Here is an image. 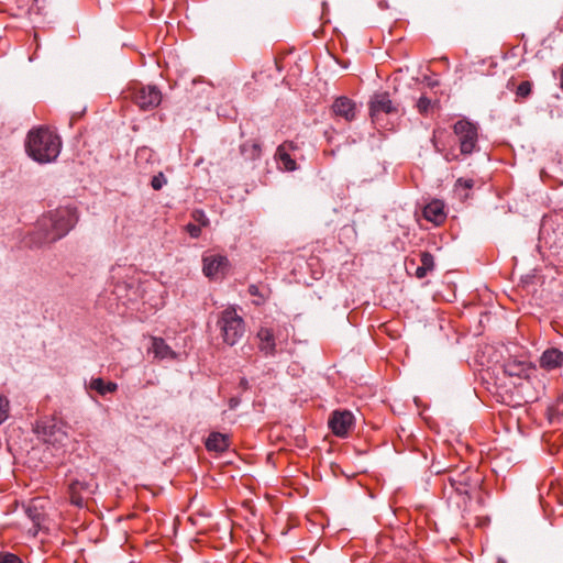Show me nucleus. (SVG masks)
Wrapping results in <instances>:
<instances>
[{
	"label": "nucleus",
	"instance_id": "c756f323",
	"mask_svg": "<svg viewBox=\"0 0 563 563\" xmlns=\"http://www.w3.org/2000/svg\"><path fill=\"white\" fill-rule=\"evenodd\" d=\"M247 291L251 296L260 298L258 300L254 301L255 305L260 306L265 301V296L261 292L257 285H250Z\"/></svg>",
	"mask_w": 563,
	"mask_h": 563
},
{
	"label": "nucleus",
	"instance_id": "e433bc0d",
	"mask_svg": "<svg viewBox=\"0 0 563 563\" xmlns=\"http://www.w3.org/2000/svg\"><path fill=\"white\" fill-rule=\"evenodd\" d=\"M409 265H415V260L411 258L407 262V272H409Z\"/></svg>",
	"mask_w": 563,
	"mask_h": 563
},
{
	"label": "nucleus",
	"instance_id": "9d476101",
	"mask_svg": "<svg viewBox=\"0 0 563 563\" xmlns=\"http://www.w3.org/2000/svg\"><path fill=\"white\" fill-rule=\"evenodd\" d=\"M298 148V145L292 141H286L277 147L275 159L280 169L285 172H294L297 169V163L296 159L291 157V153Z\"/></svg>",
	"mask_w": 563,
	"mask_h": 563
},
{
	"label": "nucleus",
	"instance_id": "0eeeda50",
	"mask_svg": "<svg viewBox=\"0 0 563 563\" xmlns=\"http://www.w3.org/2000/svg\"><path fill=\"white\" fill-rule=\"evenodd\" d=\"M131 97L134 103L143 111H150L162 102V92L156 86H141L132 90Z\"/></svg>",
	"mask_w": 563,
	"mask_h": 563
},
{
	"label": "nucleus",
	"instance_id": "cd10ccee",
	"mask_svg": "<svg viewBox=\"0 0 563 563\" xmlns=\"http://www.w3.org/2000/svg\"><path fill=\"white\" fill-rule=\"evenodd\" d=\"M548 416L551 422L563 420V408L561 409L559 406L550 407L548 409Z\"/></svg>",
	"mask_w": 563,
	"mask_h": 563
},
{
	"label": "nucleus",
	"instance_id": "7ed1b4c3",
	"mask_svg": "<svg viewBox=\"0 0 563 563\" xmlns=\"http://www.w3.org/2000/svg\"><path fill=\"white\" fill-rule=\"evenodd\" d=\"M217 325L221 331L223 342L231 346L236 344L245 332V322L238 314L235 307H228L221 311Z\"/></svg>",
	"mask_w": 563,
	"mask_h": 563
},
{
	"label": "nucleus",
	"instance_id": "4468645a",
	"mask_svg": "<svg viewBox=\"0 0 563 563\" xmlns=\"http://www.w3.org/2000/svg\"><path fill=\"white\" fill-rule=\"evenodd\" d=\"M540 366L547 371L562 367L563 352L555 347L545 350L540 356Z\"/></svg>",
	"mask_w": 563,
	"mask_h": 563
},
{
	"label": "nucleus",
	"instance_id": "2f4dec72",
	"mask_svg": "<svg viewBox=\"0 0 563 563\" xmlns=\"http://www.w3.org/2000/svg\"><path fill=\"white\" fill-rule=\"evenodd\" d=\"M455 187L472 189L474 187V180L471 178H459L455 183Z\"/></svg>",
	"mask_w": 563,
	"mask_h": 563
},
{
	"label": "nucleus",
	"instance_id": "72a5a7b5",
	"mask_svg": "<svg viewBox=\"0 0 563 563\" xmlns=\"http://www.w3.org/2000/svg\"><path fill=\"white\" fill-rule=\"evenodd\" d=\"M0 563H22V562L16 555L7 553L2 558H0Z\"/></svg>",
	"mask_w": 563,
	"mask_h": 563
},
{
	"label": "nucleus",
	"instance_id": "f257e3e1",
	"mask_svg": "<svg viewBox=\"0 0 563 563\" xmlns=\"http://www.w3.org/2000/svg\"><path fill=\"white\" fill-rule=\"evenodd\" d=\"M62 150L60 137L46 126L31 130L26 135L25 151L40 164L55 162Z\"/></svg>",
	"mask_w": 563,
	"mask_h": 563
},
{
	"label": "nucleus",
	"instance_id": "f8f14e48",
	"mask_svg": "<svg viewBox=\"0 0 563 563\" xmlns=\"http://www.w3.org/2000/svg\"><path fill=\"white\" fill-rule=\"evenodd\" d=\"M331 110L334 117L344 119L346 122L355 120L358 112L355 101L345 96L338 97L333 101Z\"/></svg>",
	"mask_w": 563,
	"mask_h": 563
},
{
	"label": "nucleus",
	"instance_id": "a211bd4d",
	"mask_svg": "<svg viewBox=\"0 0 563 563\" xmlns=\"http://www.w3.org/2000/svg\"><path fill=\"white\" fill-rule=\"evenodd\" d=\"M229 438L220 432H211L206 441L208 451L223 452L229 448Z\"/></svg>",
	"mask_w": 563,
	"mask_h": 563
},
{
	"label": "nucleus",
	"instance_id": "4c0bfd02",
	"mask_svg": "<svg viewBox=\"0 0 563 563\" xmlns=\"http://www.w3.org/2000/svg\"><path fill=\"white\" fill-rule=\"evenodd\" d=\"M560 401H563V393H562V396L560 397Z\"/></svg>",
	"mask_w": 563,
	"mask_h": 563
},
{
	"label": "nucleus",
	"instance_id": "dca6fc26",
	"mask_svg": "<svg viewBox=\"0 0 563 563\" xmlns=\"http://www.w3.org/2000/svg\"><path fill=\"white\" fill-rule=\"evenodd\" d=\"M448 482L450 487L459 495L468 496L472 484L471 476L467 473H457L455 476H449Z\"/></svg>",
	"mask_w": 563,
	"mask_h": 563
},
{
	"label": "nucleus",
	"instance_id": "393cba45",
	"mask_svg": "<svg viewBox=\"0 0 563 563\" xmlns=\"http://www.w3.org/2000/svg\"><path fill=\"white\" fill-rule=\"evenodd\" d=\"M167 184V178L163 172L154 175L151 180V186L154 190H161Z\"/></svg>",
	"mask_w": 563,
	"mask_h": 563
},
{
	"label": "nucleus",
	"instance_id": "5701e85b",
	"mask_svg": "<svg viewBox=\"0 0 563 563\" xmlns=\"http://www.w3.org/2000/svg\"><path fill=\"white\" fill-rule=\"evenodd\" d=\"M10 401L5 396H0V424L9 417Z\"/></svg>",
	"mask_w": 563,
	"mask_h": 563
},
{
	"label": "nucleus",
	"instance_id": "f3484780",
	"mask_svg": "<svg viewBox=\"0 0 563 563\" xmlns=\"http://www.w3.org/2000/svg\"><path fill=\"white\" fill-rule=\"evenodd\" d=\"M151 352L155 355V357L164 360V358H176V353L172 350V347L165 342L162 338H152V346Z\"/></svg>",
	"mask_w": 563,
	"mask_h": 563
},
{
	"label": "nucleus",
	"instance_id": "20e7f679",
	"mask_svg": "<svg viewBox=\"0 0 563 563\" xmlns=\"http://www.w3.org/2000/svg\"><path fill=\"white\" fill-rule=\"evenodd\" d=\"M504 373L510 377H519L523 378L527 382L521 383L519 386L521 388V391L523 393L522 398L525 402H534L539 399V391L534 393H526L527 389H529V378L531 373L536 371V368L527 361H520L516 358H509L507 360L504 365Z\"/></svg>",
	"mask_w": 563,
	"mask_h": 563
},
{
	"label": "nucleus",
	"instance_id": "ddd939ff",
	"mask_svg": "<svg viewBox=\"0 0 563 563\" xmlns=\"http://www.w3.org/2000/svg\"><path fill=\"white\" fill-rule=\"evenodd\" d=\"M257 338L260 340L258 350L265 356H274L276 354V342L273 330L262 327L257 332Z\"/></svg>",
	"mask_w": 563,
	"mask_h": 563
},
{
	"label": "nucleus",
	"instance_id": "f03ea898",
	"mask_svg": "<svg viewBox=\"0 0 563 563\" xmlns=\"http://www.w3.org/2000/svg\"><path fill=\"white\" fill-rule=\"evenodd\" d=\"M76 208L65 207L56 209L38 221L41 243H53L64 238L77 223Z\"/></svg>",
	"mask_w": 563,
	"mask_h": 563
},
{
	"label": "nucleus",
	"instance_id": "a878e982",
	"mask_svg": "<svg viewBox=\"0 0 563 563\" xmlns=\"http://www.w3.org/2000/svg\"><path fill=\"white\" fill-rule=\"evenodd\" d=\"M419 113L421 114H426L428 113V111L431 109L432 107V102H431V99H429L428 97L426 96H421L418 101H417V104H416Z\"/></svg>",
	"mask_w": 563,
	"mask_h": 563
},
{
	"label": "nucleus",
	"instance_id": "6e6552de",
	"mask_svg": "<svg viewBox=\"0 0 563 563\" xmlns=\"http://www.w3.org/2000/svg\"><path fill=\"white\" fill-rule=\"evenodd\" d=\"M41 434L45 443L60 449L68 442L67 426L62 421L51 420L42 427Z\"/></svg>",
	"mask_w": 563,
	"mask_h": 563
},
{
	"label": "nucleus",
	"instance_id": "aec40b11",
	"mask_svg": "<svg viewBox=\"0 0 563 563\" xmlns=\"http://www.w3.org/2000/svg\"><path fill=\"white\" fill-rule=\"evenodd\" d=\"M89 388L96 390L99 395L106 396L107 394L114 393L118 389L117 383L104 382L102 378H91Z\"/></svg>",
	"mask_w": 563,
	"mask_h": 563
},
{
	"label": "nucleus",
	"instance_id": "1a4fd4ad",
	"mask_svg": "<svg viewBox=\"0 0 563 563\" xmlns=\"http://www.w3.org/2000/svg\"><path fill=\"white\" fill-rule=\"evenodd\" d=\"M202 272L209 278H221L223 277L230 266L229 260L223 255H210L203 257Z\"/></svg>",
	"mask_w": 563,
	"mask_h": 563
},
{
	"label": "nucleus",
	"instance_id": "473e14b6",
	"mask_svg": "<svg viewBox=\"0 0 563 563\" xmlns=\"http://www.w3.org/2000/svg\"><path fill=\"white\" fill-rule=\"evenodd\" d=\"M186 231L189 233L191 238H198L201 234L200 225L188 223L186 225Z\"/></svg>",
	"mask_w": 563,
	"mask_h": 563
},
{
	"label": "nucleus",
	"instance_id": "412c9836",
	"mask_svg": "<svg viewBox=\"0 0 563 563\" xmlns=\"http://www.w3.org/2000/svg\"><path fill=\"white\" fill-rule=\"evenodd\" d=\"M95 487H97L96 484L91 482L80 481V479H74L70 482V489L74 492V489H78L79 493L86 492L88 494H92L95 492Z\"/></svg>",
	"mask_w": 563,
	"mask_h": 563
},
{
	"label": "nucleus",
	"instance_id": "bb28decb",
	"mask_svg": "<svg viewBox=\"0 0 563 563\" xmlns=\"http://www.w3.org/2000/svg\"><path fill=\"white\" fill-rule=\"evenodd\" d=\"M531 82L530 81H522L519 84L516 90L517 97L520 98H527L531 93Z\"/></svg>",
	"mask_w": 563,
	"mask_h": 563
},
{
	"label": "nucleus",
	"instance_id": "6ab92c4d",
	"mask_svg": "<svg viewBox=\"0 0 563 563\" xmlns=\"http://www.w3.org/2000/svg\"><path fill=\"white\" fill-rule=\"evenodd\" d=\"M240 153L244 161H256L262 155V146L257 141H246L240 145Z\"/></svg>",
	"mask_w": 563,
	"mask_h": 563
},
{
	"label": "nucleus",
	"instance_id": "4be33fe9",
	"mask_svg": "<svg viewBox=\"0 0 563 563\" xmlns=\"http://www.w3.org/2000/svg\"><path fill=\"white\" fill-rule=\"evenodd\" d=\"M420 262H421V266L424 267L430 273L434 271V268H435L434 257L430 252H428V251L421 252L420 253Z\"/></svg>",
	"mask_w": 563,
	"mask_h": 563
},
{
	"label": "nucleus",
	"instance_id": "c9c22d12",
	"mask_svg": "<svg viewBox=\"0 0 563 563\" xmlns=\"http://www.w3.org/2000/svg\"><path fill=\"white\" fill-rule=\"evenodd\" d=\"M240 387H241L243 390L249 389V387H250V385H249V380H247L245 377L241 378V380H240Z\"/></svg>",
	"mask_w": 563,
	"mask_h": 563
},
{
	"label": "nucleus",
	"instance_id": "9b49d317",
	"mask_svg": "<svg viewBox=\"0 0 563 563\" xmlns=\"http://www.w3.org/2000/svg\"><path fill=\"white\" fill-rule=\"evenodd\" d=\"M354 417L347 410L332 412L329 427L336 437H345L353 424Z\"/></svg>",
	"mask_w": 563,
	"mask_h": 563
},
{
	"label": "nucleus",
	"instance_id": "7c9ffc66",
	"mask_svg": "<svg viewBox=\"0 0 563 563\" xmlns=\"http://www.w3.org/2000/svg\"><path fill=\"white\" fill-rule=\"evenodd\" d=\"M192 218H194L195 221L199 222L200 225L206 227L209 223V220H208L206 213L202 210H194L192 211Z\"/></svg>",
	"mask_w": 563,
	"mask_h": 563
},
{
	"label": "nucleus",
	"instance_id": "423d86ee",
	"mask_svg": "<svg viewBox=\"0 0 563 563\" xmlns=\"http://www.w3.org/2000/svg\"><path fill=\"white\" fill-rule=\"evenodd\" d=\"M369 115L372 122L376 125L383 126V115H397L399 112L398 106L393 102L388 92H376L372 96L369 102Z\"/></svg>",
	"mask_w": 563,
	"mask_h": 563
},
{
	"label": "nucleus",
	"instance_id": "f704fd0d",
	"mask_svg": "<svg viewBox=\"0 0 563 563\" xmlns=\"http://www.w3.org/2000/svg\"><path fill=\"white\" fill-rule=\"evenodd\" d=\"M430 272L427 271L424 267H422L421 265L416 267L415 269V276L419 279H422L424 278Z\"/></svg>",
	"mask_w": 563,
	"mask_h": 563
},
{
	"label": "nucleus",
	"instance_id": "2eb2a0df",
	"mask_svg": "<svg viewBox=\"0 0 563 563\" xmlns=\"http://www.w3.org/2000/svg\"><path fill=\"white\" fill-rule=\"evenodd\" d=\"M424 218L434 223L440 224L445 220L444 203L441 200H433L423 209Z\"/></svg>",
	"mask_w": 563,
	"mask_h": 563
},
{
	"label": "nucleus",
	"instance_id": "c85d7f7f",
	"mask_svg": "<svg viewBox=\"0 0 563 563\" xmlns=\"http://www.w3.org/2000/svg\"><path fill=\"white\" fill-rule=\"evenodd\" d=\"M68 493L70 497V503L77 507L84 506V498L81 496V493H79L78 489H74V492L70 489V485L68 486Z\"/></svg>",
	"mask_w": 563,
	"mask_h": 563
},
{
	"label": "nucleus",
	"instance_id": "39448f33",
	"mask_svg": "<svg viewBox=\"0 0 563 563\" xmlns=\"http://www.w3.org/2000/svg\"><path fill=\"white\" fill-rule=\"evenodd\" d=\"M462 155H470L477 148L478 126L467 119L459 120L453 125Z\"/></svg>",
	"mask_w": 563,
	"mask_h": 563
},
{
	"label": "nucleus",
	"instance_id": "b1692460",
	"mask_svg": "<svg viewBox=\"0 0 563 563\" xmlns=\"http://www.w3.org/2000/svg\"><path fill=\"white\" fill-rule=\"evenodd\" d=\"M25 514L32 520V522L34 523V527L40 528L42 514L37 510V508L29 506L25 509Z\"/></svg>",
	"mask_w": 563,
	"mask_h": 563
}]
</instances>
